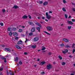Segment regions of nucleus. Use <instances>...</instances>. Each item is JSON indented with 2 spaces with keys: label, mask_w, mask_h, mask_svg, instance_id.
I'll list each match as a JSON object with an SVG mask.
<instances>
[{
  "label": "nucleus",
  "mask_w": 75,
  "mask_h": 75,
  "mask_svg": "<svg viewBox=\"0 0 75 75\" xmlns=\"http://www.w3.org/2000/svg\"><path fill=\"white\" fill-rule=\"evenodd\" d=\"M65 52H66H66H68V50L67 49H65L64 50Z\"/></svg>",
  "instance_id": "37"
},
{
  "label": "nucleus",
  "mask_w": 75,
  "mask_h": 75,
  "mask_svg": "<svg viewBox=\"0 0 75 75\" xmlns=\"http://www.w3.org/2000/svg\"><path fill=\"white\" fill-rule=\"evenodd\" d=\"M2 11L3 13H5V11H6V10L5 9H3Z\"/></svg>",
  "instance_id": "47"
},
{
  "label": "nucleus",
  "mask_w": 75,
  "mask_h": 75,
  "mask_svg": "<svg viewBox=\"0 0 75 75\" xmlns=\"http://www.w3.org/2000/svg\"><path fill=\"white\" fill-rule=\"evenodd\" d=\"M48 54L49 55H51L52 54V53L51 52H49L48 53Z\"/></svg>",
  "instance_id": "35"
},
{
  "label": "nucleus",
  "mask_w": 75,
  "mask_h": 75,
  "mask_svg": "<svg viewBox=\"0 0 75 75\" xmlns=\"http://www.w3.org/2000/svg\"><path fill=\"white\" fill-rule=\"evenodd\" d=\"M28 41V40H27V38H26V40L25 41V43H26V42H27V41Z\"/></svg>",
  "instance_id": "42"
},
{
  "label": "nucleus",
  "mask_w": 75,
  "mask_h": 75,
  "mask_svg": "<svg viewBox=\"0 0 75 75\" xmlns=\"http://www.w3.org/2000/svg\"><path fill=\"white\" fill-rule=\"evenodd\" d=\"M62 52L63 54H66V52H65V51H62Z\"/></svg>",
  "instance_id": "53"
},
{
  "label": "nucleus",
  "mask_w": 75,
  "mask_h": 75,
  "mask_svg": "<svg viewBox=\"0 0 75 75\" xmlns=\"http://www.w3.org/2000/svg\"><path fill=\"white\" fill-rule=\"evenodd\" d=\"M45 49H46V48L45 47H43L42 48V49H41V50L42 51H44V50H45Z\"/></svg>",
  "instance_id": "28"
},
{
  "label": "nucleus",
  "mask_w": 75,
  "mask_h": 75,
  "mask_svg": "<svg viewBox=\"0 0 75 75\" xmlns=\"http://www.w3.org/2000/svg\"><path fill=\"white\" fill-rule=\"evenodd\" d=\"M71 28H72V26H68L67 27L68 29V30H69L71 29Z\"/></svg>",
  "instance_id": "24"
},
{
  "label": "nucleus",
  "mask_w": 75,
  "mask_h": 75,
  "mask_svg": "<svg viewBox=\"0 0 75 75\" xmlns=\"http://www.w3.org/2000/svg\"><path fill=\"white\" fill-rule=\"evenodd\" d=\"M13 34L14 36L15 37H17L18 36V34L16 32H14L13 33Z\"/></svg>",
  "instance_id": "8"
},
{
  "label": "nucleus",
  "mask_w": 75,
  "mask_h": 75,
  "mask_svg": "<svg viewBox=\"0 0 75 75\" xmlns=\"http://www.w3.org/2000/svg\"><path fill=\"white\" fill-rule=\"evenodd\" d=\"M31 25L32 26H34V23H32Z\"/></svg>",
  "instance_id": "59"
},
{
  "label": "nucleus",
  "mask_w": 75,
  "mask_h": 75,
  "mask_svg": "<svg viewBox=\"0 0 75 75\" xmlns=\"http://www.w3.org/2000/svg\"><path fill=\"white\" fill-rule=\"evenodd\" d=\"M45 20V21H47V22L48 21V19H46Z\"/></svg>",
  "instance_id": "62"
},
{
  "label": "nucleus",
  "mask_w": 75,
  "mask_h": 75,
  "mask_svg": "<svg viewBox=\"0 0 75 75\" xmlns=\"http://www.w3.org/2000/svg\"><path fill=\"white\" fill-rule=\"evenodd\" d=\"M5 49L6 50H7V51H8L9 52H10L11 51L10 49L8 48H6Z\"/></svg>",
  "instance_id": "17"
},
{
  "label": "nucleus",
  "mask_w": 75,
  "mask_h": 75,
  "mask_svg": "<svg viewBox=\"0 0 75 75\" xmlns=\"http://www.w3.org/2000/svg\"><path fill=\"white\" fill-rule=\"evenodd\" d=\"M3 70V68L2 67L1 68H0V71H2Z\"/></svg>",
  "instance_id": "43"
},
{
  "label": "nucleus",
  "mask_w": 75,
  "mask_h": 75,
  "mask_svg": "<svg viewBox=\"0 0 75 75\" xmlns=\"http://www.w3.org/2000/svg\"><path fill=\"white\" fill-rule=\"evenodd\" d=\"M21 36H22V37H24L25 36V35H24L22 34L21 35Z\"/></svg>",
  "instance_id": "57"
},
{
  "label": "nucleus",
  "mask_w": 75,
  "mask_h": 75,
  "mask_svg": "<svg viewBox=\"0 0 75 75\" xmlns=\"http://www.w3.org/2000/svg\"><path fill=\"white\" fill-rule=\"evenodd\" d=\"M41 74H45V72L44 71H43L41 72Z\"/></svg>",
  "instance_id": "49"
},
{
  "label": "nucleus",
  "mask_w": 75,
  "mask_h": 75,
  "mask_svg": "<svg viewBox=\"0 0 75 75\" xmlns=\"http://www.w3.org/2000/svg\"><path fill=\"white\" fill-rule=\"evenodd\" d=\"M28 17H29V18H30V19H31V16H30V15H29Z\"/></svg>",
  "instance_id": "45"
},
{
  "label": "nucleus",
  "mask_w": 75,
  "mask_h": 75,
  "mask_svg": "<svg viewBox=\"0 0 75 75\" xmlns=\"http://www.w3.org/2000/svg\"><path fill=\"white\" fill-rule=\"evenodd\" d=\"M9 34L10 36H11L12 35V34H12V33H11V32L9 33Z\"/></svg>",
  "instance_id": "39"
},
{
  "label": "nucleus",
  "mask_w": 75,
  "mask_h": 75,
  "mask_svg": "<svg viewBox=\"0 0 75 75\" xmlns=\"http://www.w3.org/2000/svg\"><path fill=\"white\" fill-rule=\"evenodd\" d=\"M69 57V58H72V56L71 55H70Z\"/></svg>",
  "instance_id": "61"
},
{
  "label": "nucleus",
  "mask_w": 75,
  "mask_h": 75,
  "mask_svg": "<svg viewBox=\"0 0 75 75\" xmlns=\"http://www.w3.org/2000/svg\"><path fill=\"white\" fill-rule=\"evenodd\" d=\"M44 32L45 33V34H47L48 35H51V34L48 33L46 31H44Z\"/></svg>",
  "instance_id": "23"
},
{
  "label": "nucleus",
  "mask_w": 75,
  "mask_h": 75,
  "mask_svg": "<svg viewBox=\"0 0 75 75\" xmlns=\"http://www.w3.org/2000/svg\"><path fill=\"white\" fill-rule=\"evenodd\" d=\"M6 74L7 75H9V73L8 72V70L6 71Z\"/></svg>",
  "instance_id": "36"
},
{
  "label": "nucleus",
  "mask_w": 75,
  "mask_h": 75,
  "mask_svg": "<svg viewBox=\"0 0 75 75\" xmlns=\"http://www.w3.org/2000/svg\"><path fill=\"white\" fill-rule=\"evenodd\" d=\"M72 48L75 49V44H73L72 45Z\"/></svg>",
  "instance_id": "22"
},
{
  "label": "nucleus",
  "mask_w": 75,
  "mask_h": 75,
  "mask_svg": "<svg viewBox=\"0 0 75 75\" xmlns=\"http://www.w3.org/2000/svg\"><path fill=\"white\" fill-rule=\"evenodd\" d=\"M24 54L25 55H27V54H28V53H27L26 52H25L24 53Z\"/></svg>",
  "instance_id": "56"
},
{
  "label": "nucleus",
  "mask_w": 75,
  "mask_h": 75,
  "mask_svg": "<svg viewBox=\"0 0 75 75\" xmlns=\"http://www.w3.org/2000/svg\"><path fill=\"white\" fill-rule=\"evenodd\" d=\"M66 63L65 62H62V65H65Z\"/></svg>",
  "instance_id": "29"
},
{
  "label": "nucleus",
  "mask_w": 75,
  "mask_h": 75,
  "mask_svg": "<svg viewBox=\"0 0 75 75\" xmlns=\"http://www.w3.org/2000/svg\"><path fill=\"white\" fill-rule=\"evenodd\" d=\"M38 26L40 27V28H41V26H42L41 25V24H40V23L38 25Z\"/></svg>",
  "instance_id": "44"
},
{
  "label": "nucleus",
  "mask_w": 75,
  "mask_h": 75,
  "mask_svg": "<svg viewBox=\"0 0 75 75\" xmlns=\"http://www.w3.org/2000/svg\"><path fill=\"white\" fill-rule=\"evenodd\" d=\"M15 40H17L18 39V37H16L15 38Z\"/></svg>",
  "instance_id": "38"
},
{
  "label": "nucleus",
  "mask_w": 75,
  "mask_h": 75,
  "mask_svg": "<svg viewBox=\"0 0 75 75\" xmlns=\"http://www.w3.org/2000/svg\"><path fill=\"white\" fill-rule=\"evenodd\" d=\"M10 28H8V31H10Z\"/></svg>",
  "instance_id": "60"
},
{
  "label": "nucleus",
  "mask_w": 75,
  "mask_h": 75,
  "mask_svg": "<svg viewBox=\"0 0 75 75\" xmlns=\"http://www.w3.org/2000/svg\"><path fill=\"white\" fill-rule=\"evenodd\" d=\"M0 25L1 26H3L4 24L2 23H0Z\"/></svg>",
  "instance_id": "33"
},
{
  "label": "nucleus",
  "mask_w": 75,
  "mask_h": 75,
  "mask_svg": "<svg viewBox=\"0 0 75 75\" xmlns=\"http://www.w3.org/2000/svg\"><path fill=\"white\" fill-rule=\"evenodd\" d=\"M35 31V27H33L31 28V31L32 33H34Z\"/></svg>",
  "instance_id": "3"
},
{
  "label": "nucleus",
  "mask_w": 75,
  "mask_h": 75,
  "mask_svg": "<svg viewBox=\"0 0 75 75\" xmlns=\"http://www.w3.org/2000/svg\"><path fill=\"white\" fill-rule=\"evenodd\" d=\"M36 29H37L39 32H40V28L39 27H37Z\"/></svg>",
  "instance_id": "18"
},
{
  "label": "nucleus",
  "mask_w": 75,
  "mask_h": 75,
  "mask_svg": "<svg viewBox=\"0 0 75 75\" xmlns=\"http://www.w3.org/2000/svg\"><path fill=\"white\" fill-rule=\"evenodd\" d=\"M39 40V38L38 37H36L33 40L34 41H38Z\"/></svg>",
  "instance_id": "6"
},
{
  "label": "nucleus",
  "mask_w": 75,
  "mask_h": 75,
  "mask_svg": "<svg viewBox=\"0 0 75 75\" xmlns=\"http://www.w3.org/2000/svg\"><path fill=\"white\" fill-rule=\"evenodd\" d=\"M75 52V49H73V53L74 54V52Z\"/></svg>",
  "instance_id": "52"
},
{
  "label": "nucleus",
  "mask_w": 75,
  "mask_h": 75,
  "mask_svg": "<svg viewBox=\"0 0 75 75\" xmlns=\"http://www.w3.org/2000/svg\"><path fill=\"white\" fill-rule=\"evenodd\" d=\"M46 18L48 20H50L51 18V16L50 15H48V16H47Z\"/></svg>",
  "instance_id": "11"
},
{
  "label": "nucleus",
  "mask_w": 75,
  "mask_h": 75,
  "mask_svg": "<svg viewBox=\"0 0 75 75\" xmlns=\"http://www.w3.org/2000/svg\"><path fill=\"white\" fill-rule=\"evenodd\" d=\"M67 23L69 24H70V25H72L74 24V23H73L72 21H67Z\"/></svg>",
  "instance_id": "7"
},
{
  "label": "nucleus",
  "mask_w": 75,
  "mask_h": 75,
  "mask_svg": "<svg viewBox=\"0 0 75 75\" xmlns=\"http://www.w3.org/2000/svg\"><path fill=\"white\" fill-rule=\"evenodd\" d=\"M72 10L73 11L75 12V8H73Z\"/></svg>",
  "instance_id": "54"
},
{
  "label": "nucleus",
  "mask_w": 75,
  "mask_h": 75,
  "mask_svg": "<svg viewBox=\"0 0 75 75\" xmlns=\"http://www.w3.org/2000/svg\"><path fill=\"white\" fill-rule=\"evenodd\" d=\"M17 44H23V41L21 40L19 41L18 42Z\"/></svg>",
  "instance_id": "10"
},
{
  "label": "nucleus",
  "mask_w": 75,
  "mask_h": 75,
  "mask_svg": "<svg viewBox=\"0 0 75 75\" xmlns=\"http://www.w3.org/2000/svg\"><path fill=\"white\" fill-rule=\"evenodd\" d=\"M66 48H69L70 47V46L69 45H67L65 46Z\"/></svg>",
  "instance_id": "25"
},
{
  "label": "nucleus",
  "mask_w": 75,
  "mask_h": 75,
  "mask_svg": "<svg viewBox=\"0 0 75 75\" xmlns=\"http://www.w3.org/2000/svg\"><path fill=\"white\" fill-rule=\"evenodd\" d=\"M32 23H33V22H32L31 21H29L28 22V23L30 24V25H31V24H32Z\"/></svg>",
  "instance_id": "34"
},
{
  "label": "nucleus",
  "mask_w": 75,
  "mask_h": 75,
  "mask_svg": "<svg viewBox=\"0 0 75 75\" xmlns=\"http://www.w3.org/2000/svg\"><path fill=\"white\" fill-rule=\"evenodd\" d=\"M40 61V59H38L37 60V61Z\"/></svg>",
  "instance_id": "64"
},
{
  "label": "nucleus",
  "mask_w": 75,
  "mask_h": 75,
  "mask_svg": "<svg viewBox=\"0 0 75 75\" xmlns=\"http://www.w3.org/2000/svg\"><path fill=\"white\" fill-rule=\"evenodd\" d=\"M27 17H28V16H27L25 15L23 16L22 18H27Z\"/></svg>",
  "instance_id": "19"
},
{
  "label": "nucleus",
  "mask_w": 75,
  "mask_h": 75,
  "mask_svg": "<svg viewBox=\"0 0 75 75\" xmlns=\"http://www.w3.org/2000/svg\"><path fill=\"white\" fill-rule=\"evenodd\" d=\"M48 4V2L47 1H46L43 3V5L44 6H46Z\"/></svg>",
  "instance_id": "9"
},
{
  "label": "nucleus",
  "mask_w": 75,
  "mask_h": 75,
  "mask_svg": "<svg viewBox=\"0 0 75 75\" xmlns=\"http://www.w3.org/2000/svg\"><path fill=\"white\" fill-rule=\"evenodd\" d=\"M52 13V11H49V13Z\"/></svg>",
  "instance_id": "63"
},
{
  "label": "nucleus",
  "mask_w": 75,
  "mask_h": 75,
  "mask_svg": "<svg viewBox=\"0 0 75 75\" xmlns=\"http://www.w3.org/2000/svg\"><path fill=\"white\" fill-rule=\"evenodd\" d=\"M17 30V28H13V31H16Z\"/></svg>",
  "instance_id": "31"
},
{
  "label": "nucleus",
  "mask_w": 75,
  "mask_h": 75,
  "mask_svg": "<svg viewBox=\"0 0 75 75\" xmlns=\"http://www.w3.org/2000/svg\"><path fill=\"white\" fill-rule=\"evenodd\" d=\"M40 23H35V24H36V25H38Z\"/></svg>",
  "instance_id": "50"
},
{
  "label": "nucleus",
  "mask_w": 75,
  "mask_h": 75,
  "mask_svg": "<svg viewBox=\"0 0 75 75\" xmlns=\"http://www.w3.org/2000/svg\"><path fill=\"white\" fill-rule=\"evenodd\" d=\"M63 41L64 42H69V40H68L66 38H63Z\"/></svg>",
  "instance_id": "4"
},
{
  "label": "nucleus",
  "mask_w": 75,
  "mask_h": 75,
  "mask_svg": "<svg viewBox=\"0 0 75 75\" xmlns=\"http://www.w3.org/2000/svg\"><path fill=\"white\" fill-rule=\"evenodd\" d=\"M22 31H23V30L20 29L18 31V32H19L20 33H21V32H22Z\"/></svg>",
  "instance_id": "32"
},
{
  "label": "nucleus",
  "mask_w": 75,
  "mask_h": 75,
  "mask_svg": "<svg viewBox=\"0 0 75 75\" xmlns=\"http://www.w3.org/2000/svg\"><path fill=\"white\" fill-rule=\"evenodd\" d=\"M64 44H62L60 45V46L61 47H64Z\"/></svg>",
  "instance_id": "41"
},
{
  "label": "nucleus",
  "mask_w": 75,
  "mask_h": 75,
  "mask_svg": "<svg viewBox=\"0 0 75 75\" xmlns=\"http://www.w3.org/2000/svg\"><path fill=\"white\" fill-rule=\"evenodd\" d=\"M71 20L73 22H75V19H72Z\"/></svg>",
  "instance_id": "46"
},
{
  "label": "nucleus",
  "mask_w": 75,
  "mask_h": 75,
  "mask_svg": "<svg viewBox=\"0 0 75 75\" xmlns=\"http://www.w3.org/2000/svg\"><path fill=\"white\" fill-rule=\"evenodd\" d=\"M52 68V65L50 64H48L47 67V68L48 70H50Z\"/></svg>",
  "instance_id": "1"
},
{
  "label": "nucleus",
  "mask_w": 75,
  "mask_h": 75,
  "mask_svg": "<svg viewBox=\"0 0 75 75\" xmlns=\"http://www.w3.org/2000/svg\"><path fill=\"white\" fill-rule=\"evenodd\" d=\"M29 35L30 36L33 35V33L31 32L29 33Z\"/></svg>",
  "instance_id": "30"
},
{
  "label": "nucleus",
  "mask_w": 75,
  "mask_h": 75,
  "mask_svg": "<svg viewBox=\"0 0 75 75\" xmlns=\"http://www.w3.org/2000/svg\"><path fill=\"white\" fill-rule=\"evenodd\" d=\"M63 1L64 3H67V1L65 0H63Z\"/></svg>",
  "instance_id": "40"
},
{
  "label": "nucleus",
  "mask_w": 75,
  "mask_h": 75,
  "mask_svg": "<svg viewBox=\"0 0 75 75\" xmlns=\"http://www.w3.org/2000/svg\"><path fill=\"white\" fill-rule=\"evenodd\" d=\"M65 16L66 18H68V16H67V14H65Z\"/></svg>",
  "instance_id": "48"
},
{
  "label": "nucleus",
  "mask_w": 75,
  "mask_h": 75,
  "mask_svg": "<svg viewBox=\"0 0 75 75\" xmlns=\"http://www.w3.org/2000/svg\"><path fill=\"white\" fill-rule=\"evenodd\" d=\"M46 15L47 16H48V12L46 13Z\"/></svg>",
  "instance_id": "51"
},
{
  "label": "nucleus",
  "mask_w": 75,
  "mask_h": 75,
  "mask_svg": "<svg viewBox=\"0 0 75 75\" xmlns=\"http://www.w3.org/2000/svg\"><path fill=\"white\" fill-rule=\"evenodd\" d=\"M31 47L32 48H36V45H32Z\"/></svg>",
  "instance_id": "21"
},
{
  "label": "nucleus",
  "mask_w": 75,
  "mask_h": 75,
  "mask_svg": "<svg viewBox=\"0 0 75 75\" xmlns=\"http://www.w3.org/2000/svg\"><path fill=\"white\" fill-rule=\"evenodd\" d=\"M18 8V6L16 5L14 6L13 7V8H15V9H17V8Z\"/></svg>",
  "instance_id": "13"
},
{
  "label": "nucleus",
  "mask_w": 75,
  "mask_h": 75,
  "mask_svg": "<svg viewBox=\"0 0 75 75\" xmlns=\"http://www.w3.org/2000/svg\"><path fill=\"white\" fill-rule=\"evenodd\" d=\"M45 64V62H42L40 63V65H44V64Z\"/></svg>",
  "instance_id": "14"
},
{
  "label": "nucleus",
  "mask_w": 75,
  "mask_h": 75,
  "mask_svg": "<svg viewBox=\"0 0 75 75\" xmlns=\"http://www.w3.org/2000/svg\"><path fill=\"white\" fill-rule=\"evenodd\" d=\"M18 58L17 57H16V58L15 59V61H18Z\"/></svg>",
  "instance_id": "26"
},
{
  "label": "nucleus",
  "mask_w": 75,
  "mask_h": 75,
  "mask_svg": "<svg viewBox=\"0 0 75 75\" xmlns=\"http://www.w3.org/2000/svg\"><path fill=\"white\" fill-rule=\"evenodd\" d=\"M16 47L18 49H19L20 50H21V47H20V46L18 45H16Z\"/></svg>",
  "instance_id": "15"
},
{
  "label": "nucleus",
  "mask_w": 75,
  "mask_h": 75,
  "mask_svg": "<svg viewBox=\"0 0 75 75\" xmlns=\"http://www.w3.org/2000/svg\"><path fill=\"white\" fill-rule=\"evenodd\" d=\"M62 10H63V11H64V12H65L66 11V9H65V8H62Z\"/></svg>",
  "instance_id": "27"
},
{
  "label": "nucleus",
  "mask_w": 75,
  "mask_h": 75,
  "mask_svg": "<svg viewBox=\"0 0 75 75\" xmlns=\"http://www.w3.org/2000/svg\"><path fill=\"white\" fill-rule=\"evenodd\" d=\"M1 58L2 60H4V62L5 63L7 62V61H6V58L3 57H1Z\"/></svg>",
  "instance_id": "5"
},
{
  "label": "nucleus",
  "mask_w": 75,
  "mask_h": 75,
  "mask_svg": "<svg viewBox=\"0 0 75 75\" xmlns=\"http://www.w3.org/2000/svg\"><path fill=\"white\" fill-rule=\"evenodd\" d=\"M46 28L48 31H52V28L50 26H47V27Z\"/></svg>",
  "instance_id": "2"
},
{
  "label": "nucleus",
  "mask_w": 75,
  "mask_h": 75,
  "mask_svg": "<svg viewBox=\"0 0 75 75\" xmlns=\"http://www.w3.org/2000/svg\"><path fill=\"white\" fill-rule=\"evenodd\" d=\"M58 57L59 58V59H60L61 60L62 59V57H61V56L60 55H59L58 56Z\"/></svg>",
  "instance_id": "20"
},
{
  "label": "nucleus",
  "mask_w": 75,
  "mask_h": 75,
  "mask_svg": "<svg viewBox=\"0 0 75 75\" xmlns=\"http://www.w3.org/2000/svg\"><path fill=\"white\" fill-rule=\"evenodd\" d=\"M19 64L21 65V64H22V62H21V61L19 62Z\"/></svg>",
  "instance_id": "55"
},
{
  "label": "nucleus",
  "mask_w": 75,
  "mask_h": 75,
  "mask_svg": "<svg viewBox=\"0 0 75 75\" xmlns=\"http://www.w3.org/2000/svg\"><path fill=\"white\" fill-rule=\"evenodd\" d=\"M42 19H43V20H44L45 19V17H44V16H43L42 17Z\"/></svg>",
  "instance_id": "58"
},
{
  "label": "nucleus",
  "mask_w": 75,
  "mask_h": 75,
  "mask_svg": "<svg viewBox=\"0 0 75 75\" xmlns=\"http://www.w3.org/2000/svg\"><path fill=\"white\" fill-rule=\"evenodd\" d=\"M9 72L10 75H14V73H12V72H11V70H9Z\"/></svg>",
  "instance_id": "12"
},
{
  "label": "nucleus",
  "mask_w": 75,
  "mask_h": 75,
  "mask_svg": "<svg viewBox=\"0 0 75 75\" xmlns=\"http://www.w3.org/2000/svg\"><path fill=\"white\" fill-rule=\"evenodd\" d=\"M37 3H39V4H42V3H43V2L42 1H38L37 2Z\"/></svg>",
  "instance_id": "16"
}]
</instances>
